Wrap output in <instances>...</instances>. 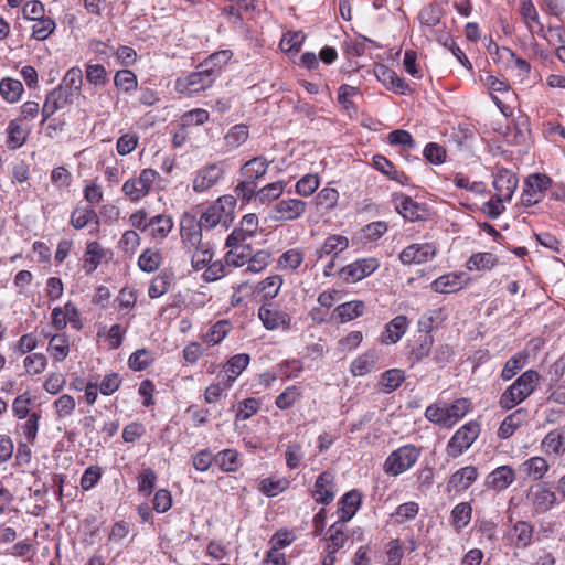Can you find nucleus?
Returning <instances> with one entry per match:
<instances>
[{
    "label": "nucleus",
    "mask_w": 565,
    "mask_h": 565,
    "mask_svg": "<svg viewBox=\"0 0 565 565\" xmlns=\"http://www.w3.org/2000/svg\"><path fill=\"white\" fill-rule=\"evenodd\" d=\"M180 235L183 246L191 252V264L195 270L204 268L211 263L213 249L209 242H203L200 226L193 218L181 222Z\"/></svg>",
    "instance_id": "1"
},
{
    "label": "nucleus",
    "mask_w": 565,
    "mask_h": 565,
    "mask_svg": "<svg viewBox=\"0 0 565 565\" xmlns=\"http://www.w3.org/2000/svg\"><path fill=\"white\" fill-rule=\"evenodd\" d=\"M540 374L535 370H527L522 373L507 390L501 394L499 406L509 411L525 401L539 386Z\"/></svg>",
    "instance_id": "2"
},
{
    "label": "nucleus",
    "mask_w": 565,
    "mask_h": 565,
    "mask_svg": "<svg viewBox=\"0 0 565 565\" xmlns=\"http://www.w3.org/2000/svg\"><path fill=\"white\" fill-rule=\"evenodd\" d=\"M471 403L467 398L456 399L451 404H433L425 411V417L439 426L451 427L459 422L470 409Z\"/></svg>",
    "instance_id": "3"
},
{
    "label": "nucleus",
    "mask_w": 565,
    "mask_h": 565,
    "mask_svg": "<svg viewBox=\"0 0 565 565\" xmlns=\"http://www.w3.org/2000/svg\"><path fill=\"white\" fill-rule=\"evenodd\" d=\"M160 180V174L151 168L142 169L137 177L127 179L121 192L132 203H138L145 199L152 190L153 185Z\"/></svg>",
    "instance_id": "4"
},
{
    "label": "nucleus",
    "mask_w": 565,
    "mask_h": 565,
    "mask_svg": "<svg viewBox=\"0 0 565 565\" xmlns=\"http://www.w3.org/2000/svg\"><path fill=\"white\" fill-rule=\"evenodd\" d=\"M236 205V199L233 195H223L212 205H210L201 215L196 224L200 231L211 230L217 224H226L231 218Z\"/></svg>",
    "instance_id": "5"
},
{
    "label": "nucleus",
    "mask_w": 565,
    "mask_h": 565,
    "mask_svg": "<svg viewBox=\"0 0 565 565\" xmlns=\"http://www.w3.org/2000/svg\"><path fill=\"white\" fill-rule=\"evenodd\" d=\"M420 449L414 445H404L392 451L384 461L383 469L388 476H399L409 470L418 460Z\"/></svg>",
    "instance_id": "6"
},
{
    "label": "nucleus",
    "mask_w": 565,
    "mask_h": 565,
    "mask_svg": "<svg viewBox=\"0 0 565 565\" xmlns=\"http://www.w3.org/2000/svg\"><path fill=\"white\" fill-rule=\"evenodd\" d=\"M216 77L217 70L203 66L201 63L195 72L189 74L184 78H179L177 81V88L181 93H186L189 95L198 94L211 87Z\"/></svg>",
    "instance_id": "7"
},
{
    "label": "nucleus",
    "mask_w": 565,
    "mask_h": 565,
    "mask_svg": "<svg viewBox=\"0 0 565 565\" xmlns=\"http://www.w3.org/2000/svg\"><path fill=\"white\" fill-rule=\"evenodd\" d=\"M525 502L533 513L542 514L557 503V495L546 483L537 482L529 487Z\"/></svg>",
    "instance_id": "8"
},
{
    "label": "nucleus",
    "mask_w": 565,
    "mask_h": 565,
    "mask_svg": "<svg viewBox=\"0 0 565 565\" xmlns=\"http://www.w3.org/2000/svg\"><path fill=\"white\" fill-rule=\"evenodd\" d=\"M480 434V426L476 422H469L460 427L449 439L446 454L450 458H457L467 451Z\"/></svg>",
    "instance_id": "9"
},
{
    "label": "nucleus",
    "mask_w": 565,
    "mask_h": 565,
    "mask_svg": "<svg viewBox=\"0 0 565 565\" xmlns=\"http://www.w3.org/2000/svg\"><path fill=\"white\" fill-rule=\"evenodd\" d=\"M307 210V203L299 199H284L271 209L270 218L276 222H291L300 218Z\"/></svg>",
    "instance_id": "10"
},
{
    "label": "nucleus",
    "mask_w": 565,
    "mask_h": 565,
    "mask_svg": "<svg viewBox=\"0 0 565 565\" xmlns=\"http://www.w3.org/2000/svg\"><path fill=\"white\" fill-rule=\"evenodd\" d=\"M380 266L376 258L358 259L340 270V277L345 282H356L373 274Z\"/></svg>",
    "instance_id": "11"
},
{
    "label": "nucleus",
    "mask_w": 565,
    "mask_h": 565,
    "mask_svg": "<svg viewBox=\"0 0 565 565\" xmlns=\"http://www.w3.org/2000/svg\"><path fill=\"white\" fill-rule=\"evenodd\" d=\"M551 185V179L545 174H532L525 180V188L522 192V204L532 206L543 199L544 192Z\"/></svg>",
    "instance_id": "12"
},
{
    "label": "nucleus",
    "mask_w": 565,
    "mask_h": 565,
    "mask_svg": "<svg viewBox=\"0 0 565 565\" xmlns=\"http://www.w3.org/2000/svg\"><path fill=\"white\" fill-rule=\"evenodd\" d=\"M437 253L433 243L412 244L399 254V260L404 265H422L431 260Z\"/></svg>",
    "instance_id": "13"
},
{
    "label": "nucleus",
    "mask_w": 565,
    "mask_h": 565,
    "mask_svg": "<svg viewBox=\"0 0 565 565\" xmlns=\"http://www.w3.org/2000/svg\"><path fill=\"white\" fill-rule=\"evenodd\" d=\"M224 175V170L218 163H209L199 169L192 181V189L202 193L214 186Z\"/></svg>",
    "instance_id": "14"
},
{
    "label": "nucleus",
    "mask_w": 565,
    "mask_h": 565,
    "mask_svg": "<svg viewBox=\"0 0 565 565\" xmlns=\"http://www.w3.org/2000/svg\"><path fill=\"white\" fill-rule=\"evenodd\" d=\"M518 178L516 175L509 169L501 168L499 169L493 177V188L495 190L494 198L498 201H511L516 188H518Z\"/></svg>",
    "instance_id": "15"
},
{
    "label": "nucleus",
    "mask_w": 565,
    "mask_h": 565,
    "mask_svg": "<svg viewBox=\"0 0 565 565\" xmlns=\"http://www.w3.org/2000/svg\"><path fill=\"white\" fill-rule=\"evenodd\" d=\"M73 103V92L64 86L54 88L46 95L42 108V122L53 116L57 110Z\"/></svg>",
    "instance_id": "16"
},
{
    "label": "nucleus",
    "mask_w": 565,
    "mask_h": 565,
    "mask_svg": "<svg viewBox=\"0 0 565 565\" xmlns=\"http://www.w3.org/2000/svg\"><path fill=\"white\" fill-rule=\"evenodd\" d=\"M381 359V350L372 348L352 361L350 371L353 376H364L377 367Z\"/></svg>",
    "instance_id": "17"
},
{
    "label": "nucleus",
    "mask_w": 565,
    "mask_h": 565,
    "mask_svg": "<svg viewBox=\"0 0 565 565\" xmlns=\"http://www.w3.org/2000/svg\"><path fill=\"white\" fill-rule=\"evenodd\" d=\"M541 449L547 456L562 457L565 455V426L550 430L541 440Z\"/></svg>",
    "instance_id": "18"
},
{
    "label": "nucleus",
    "mask_w": 565,
    "mask_h": 565,
    "mask_svg": "<svg viewBox=\"0 0 565 565\" xmlns=\"http://www.w3.org/2000/svg\"><path fill=\"white\" fill-rule=\"evenodd\" d=\"M516 479L513 467L503 465L491 471L486 478V486L494 491L508 489Z\"/></svg>",
    "instance_id": "19"
},
{
    "label": "nucleus",
    "mask_w": 565,
    "mask_h": 565,
    "mask_svg": "<svg viewBox=\"0 0 565 565\" xmlns=\"http://www.w3.org/2000/svg\"><path fill=\"white\" fill-rule=\"evenodd\" d=\"M376 78L387 88L397 94H406L409 92V86L405 81L399 77L395 71L386 65L380 64L375 67Z\"/></svg>",
    "instance_id": "20"
},
{
    "label": "nucleus",
    "mask_w": 565,
    "mask_h": 565,
    "mask_svg": "<svg viewBox=\"0 0 565 565\" xmlns=\"http://www.w3.org/2000/svg\"><path fill=\"white\" fill-rule=\"evenodd\" d=\"M478 469L473 466H466L451 475L447 482V491L460 492L467 490L478 478Z\"/></svg>",
    "instance_id": "21"
},
{
    "label": "nucleus",
    "mask_w": 565,
    "mask_h": 565,
    "mask_svg": "<svg viewBox=\"0 0 565 565\" xmlns=\"http://www.w3.org/2000/svg\"><path fill=\"white\" fill-rule=\"evenodd\" d=\"M173 220L169 214H158L149 218L147 234L154 241L162 242L171 233Z\"/></svg>",
    "instance_id": "22"
},
{
    "label": "nucleus",
    "mask_w": 565,
    "mask_h": 565,
    "mask_svg": "<svg viewBox=\"0 0 565 565\" xmlns=\"http://www.w3.org/2000/svg\"><path fill=\"white\" fill-rule=\"evenodd\" d=\"M529 412L525 408H518L509 414L500 424L498 429V437L508 439L511 437L526 420Z\"/></svg>",
    "instance_id": "23"
},
{
    "label": "nucleus",
    "mask_w": 565,
    "mask_h": 565,
    "mask_svg": "<svg viewBox=\"0 0 565 565\" xmlns=\"http://www.w3.org/2000/svg\"><path fill=\"white\" fill-rule=\"evenodd\" d=\"M249 138L248 127L244 124H237L228 129L223 138V153H230L238 149Z\"/></svg>",
    "instance_id": "24"
},
{
    "label": "nucleus",
    "mask_w": 565,
    "mask_h": 565,
    "mask_svg": "<svg viewBox=\"0 0 565 565\" xmlns=\"http://www.w3.org/2000/svg\"><path fill=\"white\" fill-rule=\"evenodd\" d=\"M361 504V494L352 490L345 493L338 503L339 522L345 523L351 520L356 513Z\"/></svg>",
    "instance_id": "25"
},
{
    "label": "nucleus",
    "mask_w": 565,
    "mask_h": 565,
    "mask_svg": "<svg viewBox=\"0 0 565 565\" xmlns=\"http://www.w3.org/2000/svg\"><path fill=\"white\" fill-rule=\"evenodd\" d=\"M333 476L324 471L322 472L315 482V490L312 497L318 503L329 504L334 499V492L332 491Z\"/></svg>",
    "instance_id": "26"
},
{
    "label": "nucleus",
    "mask_w": 565,
    "mask_h": 565,
    "mask_svg": "<svg viewBox=\"0 0 565 565\" xmlns=\"http://www.w3.org/2000/svg\"><path fill=\"white\" fill-rule=\"evenodd\" d=\"M431 289L439 294H452L463 288L462 274L448 273L437 279L431 285Z\"/></svg>",
    "instance_id": "27"
},
{
    "label": "nucleus",
    "mask_w": 565,
    "mask_h": 565,
    "mask_svg": "<svg viewBox=\"0 0 565 565\" xmlns=\"http://www.w3.org/2000/svg\"><path fill=\"white\" fill-rule=\"evenodd\" d=\"M522 472L530 479L541 480L550 470V465L544 457L534 456L521 465Z\"/></svg>",
    "instance_id": "28"
},
{
    "label": "nucleus",
    "mask_w": 565,
    "mask_h": 565,
    "mask_svg": "<svg viewBox=\"0 0 565 565\" xmlns=\"http://www.w3.org/2000/svg\"><path fill=\"white\" fill-rule=\"evenodd\" d=\"M258 317L268 330H274L279 327L287 328L290 322L287 313L276 309H269L264 306L259 308Z\"/></svg>",
    "instance_id": "29"
},
{
    "label": "nucleus",
    "mask_w": 565,
    "mask_h": 565,
    "mask_svg": "<svg viewBox=\"0 0 565 565\" xmlns=\"http://www.w3.org/2000/svg\"><path fill=\"white\" fill-rule=\"evenodd\" d=\"M408 320L405 316H397L392 319L382 334V342L386 344L396 343L406 332Z\"/></svg>",
    "instance_id": "30"
},
{
    "label": "nucleus",
    "mask_w": 565,
    "mask_h": 565,
    "mask_svg": "<svg viewBox=\"0 0 565 565\" xmlns=\"http://www.w3.org/2000/svg\"><path fill=\"white\" fill-rule=\"evenodd\" d=\"M250 356L246 353H241L232 356L224 366V377L227 382L233 384L235 380L249 364Z\"/></svg>",
    "instance_id": "31"
},
{
    "label": "nucleus",
    "mask_w": 565,
    "mask_h": 565,
    "mask_svg": "<svg viewBox=\"0 0 565 565\" xmlns=\"http://www.w3.org/2000/svg\"><path fill=\"white\" fill-rule=\"evenodd\" d=\"M373 167L382 172L384 175H386L388 179L396 181L401 184H405L408 181L407 175L399 171L390 160H387L383 156H374L373 159Z\"/></svg>",
    "instance_id": "32"
},
{
    "label": "nucleus",
    "mask_w": 565,
    "mask_h": 565,
    "mask_svg": "<svg viewBox=\"0 0 565 565\" xmlns=\"http://www.w3.org/2000/svg\"><path fill=\"white\" fill-rule=\"evenodd\" d=\"M447 318L448 313L445 308L429 310L418 320L419 331L430 333L434 329L440 327Z\"/></svg>",
    "instance_id": "33"
},
{
    "label": "nucleus",
    "mask_w": 565,
    "mask_h": 565,
    "mask_svg": "<svg viewBox=\"0 0 565 565\" xmlns=\"http://www.w3.org/2000/svg\"><path fill=\"white\" fill-rule=\"evenodd\" d=\"M349 246L348 237L343 235H331L329 236L322 246L317 250L318 258L327 256H337L341 252L345 250Z\"/></svg>",
    "instance_id": "34"
},
{
    "label": "nucleus",
    "mask_w": 565,
    "mask_h": 565,
    "mask_svg": "<svg viewBox=\"0 0 565 565\" xmlns=\"http://www.w3.org/2000/svg\"><path fill=\"white\" fill-rule=\"evenodd\" d=\"M104 257L105 250L102 245L97 242H89L84 254L83 268L87 274H92L102 263Z\"/></svg>",
    "instance_id": "35"
},
{
    "label": "nucleus",
    "mask_w": 565,
    "mask_h": 565,
    "mask_svg": "<svg viewBox=\"0 0 565 565\" xmlns=\"http://www.w3.org/2000/svg\"><path fill=\"white\" fill-rule=\"evenodd\" d=\"M269 162L263 157H255L248 160L241 169V174L255 182V180L264 177L267 172Z\"/></svg>",
    "instance_id": "36"
},
{
    "label": "nucleus",
    "mask_w": 565,
    "mask_h": 565,
    "mask_svg": "<svg viewBox=\"0 0 565 565\" xmlns=\"http://www.w3.org/2000/svg\"><path fill=\"white\" fill-rule=\"evenodd\" d=\"M533 532V525L525 521H519L511 531V541L516 547H527L532 542Z\"/></svg>",
    "instance_id": "37"
},
{
    "label": "nucleus",
    "mask_w": 565,
    "mask_h": 565,
    "mask_svg": "<svg viewBox=\"0 0 565 565\" xmlns=\"http://www.w3.org/2000/svg\"><path fill=\"white\" fill-rule=\"evenodd\" d=\"M405 381V373L399 369H391L382 373L379 381V388L383 393H392Z\"/></svg>",
    "instance_id": "38"
},
{
    "label": "nucleus",
    "mask_w": 565,
    "mask_h": 565,
    "mask_svg": "<svg viewBox=\"0 0 565 565\" xmlns=\"http://www.w3.org/2000/svg\"><path fill=\"white\" fill-rule=\"evenodd\" d=\"M499 263V258L488 252L475 253L467 262L468 270H491Z\"/></svg>",
    "instance_id": "39"
},
{
    "label": "nucleus",
    "mask_w": 565,
    "mask_h": 565,
    "mask_svg": "<svg viewBox=\"0 0 565 565\" xmlns=\"http://www.w3.org/2000/svg\"><path fill=\"white\" fill-rule=\"evenodd\" d=\"M231 330L232 324L228 320H218L206 331L202 339L206 344L213 347L221 343Z\"/></svg>",
    "instance_id": "40"
},
{
    "label": "nucleus",
    "mask_w": 565,
    "mask_h": 565,
    "mask_svg": "<svg viewBox=\"0 0 565 565\" xmlns=\"http://www.w3.org/2000/svg\"><path fill=\"white\" fill-rule=\"evenodd\" d=\"M364 309L365 305L363 301H348L339 305L334 310V315L341 322H347L362 316Z\"/></svg>",
    "instance_id": "41"
},
{
    "label": "nucleus",
    "mask_w": 565,
    "mask_h": 565,
    "mask_svg": "<svg viewBox=\"0 0 565 565\" xmlns=\"http://www.w3.org/2000/svg\"><path fill=\"white\" fill-rule=\"evenodd\" d=\"M214 462L226 472L237 471L241 467L239 455L234 449H225L214 456Z\"/></svg>",
    "instance_id": "42"
},
{
    "label": "nucleus",
    "mask_w": 565,
    "mask_h": 565,
    "mask_svg": "<svg viewBox=\"0 0 565 565\" xmlns=\"http://www.w3.org/2000/svg\"><path fill=\"white\" fill-rule=\"evenodd\" d=\"M7 145L10 149H18L26 141L28 134L22 127L21 119H13L7 128Z\"/></svg>",
    "instance_id": "43"
},
{
    "label": "nucleus",
    "mask_w": 565,
    "mask_h": 565,
    "mask_svg": "<svg viewBox=\"0 0 565 565\" xmlns=\"http://www.w3.org/2000/svg\"><path fill=\"white\" fill-rule=\"evenodd\" d=\"M396 209L404 218L411 222L422 220L425 214V210L409 196H403Z\"/></svg>",
    "instance_id": "44"
},
{
    "label": "nucleus",
    "mask_w": 565,
    "mask_h": 565,
    "mask_svg": "<svg viewBox=\"0 0 565 565\" xmlns=\"http://www.w3.org/2000/svg\"><path fill=\"white\" fill-rule=\"evenodd\" d=\"M344 523L335 522L328 530V545L327 551L331 553H337L340 548H342L348 540V536L344 534Z\"/></svg>",
    "instance_id": "45"
},
{
    "label": "nucleus",
    "mask_w": 565,
    "mask_h": 565,
    "mask_svg": "<svg viewBox=\"0 0 565 565\" xmlns=\"http://www.w3.org/2000/svg\"><path fill=\"white\" fill-rule=\"evenodd\" d=\"M230 250L225 255V262L228 267H242L245 265L252 254L249 245L228 246Z\"/></svg>",
    "instance_id": "46"
},
{
    "label": "nucleus",
    "mask_w": 565,
    "mask_h": 565,
    "mask_svg": "<svg viewBox=\"0 0 565 565\" xmlns=\"http://www.w3.org/2000/svg\"><path fill=\"white\" fill-rule=\"evenodd\" d=\"M520 15L526 26V29L530 31V33L534 34V24H540V15L539 12L533 4L532 0H520V8H519Z\"/></svg>",
    "instance_id": "47"
},
{
    "label": "nucleus",
    "mask_w": 565,
    "mask_h": 565,
    "mask_svg": "<svg viewBox=\"0 0 565 565\" xmlns=\"http://www.w3.org/2000/svg\"><path fill=\"white\" fill-rule=\"evenodd\" d=\"M527 353L525 352H519L516 354H514L512 358H510L502 371H501V377L503 381H509L511 380L512 377H514L519 371H521L526 362H527Z\"/></svg>",
    "instance_id": "48"
},
{
    "label": "nucleus",
    "mask_w": 565,
    "mask_h": 565,
    "mask_svg": "<svg viewBox=\"0 0 565 565\" xmlns=\"http://www.w3.org/2000/svg\"><path fill=\"white\" fill-rule=\"evenodd\" d=\"M305 254L299 248H290L281 254L278 259V267L281 270H296L303 262Z\"/></svg>",
    "instance_id": "49"
},
{
    "label": "nucleus",
    "mask_w": 565,
    "mask_h": 565,
    "mask_svg": "<svg viewBox=\"0 0 565 565\" xmlns=\"http://www.w3.org/2000/svg\"><path fill=\"white\" fill-rule=\"evenodd\" d=\"M23 93V85L18 79L3 78L0 82V94L9 103H15Z\"/></svg>",
    "instance_id": "50"
},
{
    "label": "nucleus",
    "mask_w": 565,
    "mask_h": 565,
    "mask_svg": "<svg viewBox=\"0 0 565 565\" xmlns=\"http://www.w3.org/2000/svg\"><path fill=\"white\" fill-rule=\"evenodd\" d=\"M47 351L55 361H63L70 352L68 340L64 334H55L50 339Z\"/></svg>",
    "instance_id": "51"
},
{
    "label": "nucleus",
    "mask_w": 565,
    "mask_h": 565,
    "mask_svg": "<svg viewBox=\"0 0 565 565\" xmlns=\"http://www.w3.org/2000/svg\"><path fill=\"white\" fill-rule=\"evenodd\" d=\"M161 254L152 248H147L142 252L138 259V266L142 271L153 273L161 264Z\"/></svg>",
    "instance_id": "52"
},
{
    "label": "nucleus",
    "mask_w": 565,
    "mask_h": 565,
    "mask_svg": "<svg viewBox=\"0 0 565 565\" xmlns=\"http://www.w3.org/2000/svg\"><path fill=\"white\" fill-rule=\"evenodd\" d=\"M93 220H97V214L93 207H76L71 215V225L76 230H82Z\"/></svg>",
    "instance_id": "53"
},
{
    "label": "nucleus",
    "mask_w": 565,
    "mask_h": 565,
    "mask_svg": "<svg viewBox=\"0 0 565 565\" xmlns=\"http://www.w3.org/2000/svg\"><path fill=\"white\" fill-rule=\"evenodd\" d=\"M339 192L333 188H323L315 196V203L318 207L332 210L337 206Z\"/></svg>",
    "instance_id": "54"
},
{
    "label": "nucleus",
    "mask_w": 565,
    "mask_h": 565,
    "mask_svg": "<svg viewBox=\"0 0 565 565\" xmlns=\"http://www.w3.org/2000/svg\"><path fill=\"white\" fill-rule=\"evenodd\" d=\"M320 180L317 174H306L296 183V192L300 196H310L319 188Z\"/></svg>",
    "instance_id": "55"
},
{
    "label": "nucleus",
    "mask_w": 565,
    "mask_h": 565,
    "mask_svg": "<svg viewBox=\"0 0 565 565\" xmlns=\"http://www.w3.org/2000/svg\"><path fill=\"white\" fill-rule=\"evenodd\" d=\"M451 519H452L454 525L458 530H461L462 527L468 525V523L471 520L470 504L466 503V502H461V503L457 504L451 511Z\"/></svg>",
    "instance_id": "56"
},
{
    "label": "nucleus",
    "mask_w": 565,
    "mask_h": 565,
    "mask_svg": "<svg viewBox=\"0 0 565 565\" xmlns=\"http://www.w3.org/2000/svg\"><path fill=\"white\" fill-rule=\"evenodd\" d=\"M285 183L281 181L273 182L257 191L256 198L262 202H270L278 199L284 193Z\"/></svg>",
    "instance_id": "57"
},
{
    "label": "nucleus",
    "mask_w": 565,
    "mask_h": 565,
    "mask_svg": "<svg viewBox=\"0 0 565 565\" xmlns=\"http://www.w3.org/2000/svg\"><path fill=\"white\" fill-rule=\"evenodd\" d=\"M270 254L267 250H258L256 254L249 256L247 260L246 273H260L268 266Z\"/></svg>",
    "instance_id": "58"
},
{
    "label": "nucleus",
    "mask_w": 565,
    "mask_h": 565,
    "mask_svg": "<svg viewBox=\"0 0 565 565\" xmlns=\"http://www.w3.org/2000/svg\"><path fill=\"white\" fill-rule=\"evenodd\" d=\"M32 36L39 41L47 39L55 30V22L50 18H41L34 21Z\"/></svg>",
    "instance_id": "59"
},
{
    "label": "nucleus",
    "mask_w": 565,
    "mask_h": 565,
    "mask_svg": "<svg viewBox=\"0 0 565 565\" xmlns=\"http://www.w3.org/2000/svg\"><path fill=\"white\" fill-rule=\"evenodd\" d=\"M300 396V387L296 385L288 386L281 394L277 396L275 404L280 409H287L291 407Z\"/></svg>",
    "instance_id": "60"
},
{
    "label": "nucleus",
    "mask_w": 565,
    "mask_h": 565,
    "mask_svg": "<svg viewBox=\"0 0 565 565\" xmlns=\"http://www.w3.org/2000/svg\"><path fill=\"white\" fill-rule=\"evenodd\" d=\"M231 386L232 384L224 377H222L217 383L211 384L204 392L205 402L209 404L217 403L224 395V392Z\"/></svg>",
    "instance_id": "61"
},
{
    "label": "nucleus",
    "mask_w": 565,
    "mask_h": 565,
    "mask_svg": "<svg viewBox=\"0 0 565 565\" xmlns=\"http://www.w3.org/2000/svg\"><path fill=\"white\" fill-rule=\"evenodd\" d=\"M115 85L124 92H132L137 88V77L129 70L118 71L114 78Z\"/></svg>",
    "instance_id": "62"
},
{
    "label": "nucleus",
    "mask_w": 565,
    "mask_h": 565,
    "mask_svg": "<svg viewBox=\"0 0 565 565\" xmlns=\"http://www.w3.org/2000/svg\"><path fill=\"white\" fill-rule=\"evenodd\" d=\"M139 138L135 132H127L120 136L116 143L117 152L120 156L131 153L138 146Z\"/></svg>",
    "instance_id": "63"
},
{
    "label": "nucleus",
    "mask_w": 565,
    "mask_h": 565,
    "mask_svg": "<svg viewBox=\"0 0 565 565\" xmlns=\"http://www.w3.org/2000/svg\"><path fill=\"white\" fill-rule=\"evenodd\" d=\"M76 402L73 396L64 394L54 402V408L57 417L63 418L71 416L75 411Z\"/></svg>",
    "instance_id": "64"
}]
</instances>
